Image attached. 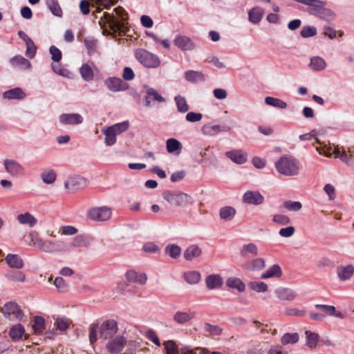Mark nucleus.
Listing matches in <instances>:
<instances>
[{
	"mask_svg": "<svg viewBox=\"0 0 354 354\" xmlns=\"http://www.w3.org/2000/svg\"><path fill=\"white\" fill-rule=\"evenodd\" d=\"M1 312L10 321H19L24 317L23 311L15 302H8L1 308Z\"/></svg>",
	"mask_w": 354,
	"mask_h": 354,
	"instance_id": "0eeeda50",
	"label": "nucleus"
},
{
	"mask_svg": "<svg viewBox=\"0 0 354 354\" xmlns=\"http://www.w3.org/2000/svg\"><path fill=\"white\" fill-rule=\"evenodd\" d=\"M195 317L194 312L177 311L174 315V320L179 324H184L192 320Z\"/></svg>",
	"mask_w": 354,
	"mask_h": 354,
	"instance_id": "4be33fe9",
	"label": "nucleus"
},
{
	"mask_svg": "<svg viewBox=\"0 0 354 354\" xmlns=\"http://www.w3.org/2000/svg\"><path fill=\"white\" fill-rule=\"evenodd\" d=\"M3 97L8 99H22L24 93L20 88H15L4 92Z\"/></svg>",
	"mask_w": 354,
	"mask_h": 354,
	"instance_id": "ea45409f",
	"label": "nucleus"
},
{
	"mask_svg": "<svg viewBox=\"0 0 354 354\" xmlns=\"http://www.w3.org/2000/svg\"><path fill=\"white\" fill-rule=\"evenodd\" d=\"M32 328L36 335H41L45 329L44 318L41 316H35Z\"/></svg>",
	"mask_w": 354,
	"mask_h": 354,
	"instance_id": "e433bc0d",
	"label": "nucleus"
},
{
	"mask_svg": "<svg viewBox=\"0 0 354 354\" xmlns=\"http://www.w3.org/2000/svg\"><path fill=\"white\" fill-rule=\"evenodd\" d=\"M277 297L281 300L292 301L295 298V292L288 288H279L275 290Z\"/></svg>",
	"mask_w": 354,
	"mask_h": 354,
	"instance_id": "a878e982",
	"label": "nucleus"
},
{
	"mask_svg": "<svg viewBox=\"0 0 354 354\" xmlns=\"http://www.w3.org/2000/svg\"><path fill=\"white\" fill-rule=\"evenodd\" d=\"M225 156L233 162L238 165L244 164L247 162L248 160L247 152L241 149H233L228 151L225 153Z\"/></svg>",
	"mask_w": 354,
	"mask_h": 354,
	"instance_id": "ddd939ff",
	"label": "nucleus"
},
{
	"mask_svg": "<svg viewBox=\"0 0 354 354\" xmlns=\"http://www.w3.org/2000/svg\"><path fill=\"white\" fill-rule=\"evenodd\" d=\"M71 323V320L68 318L58 317L55 321V325L59 330L64 331L69 327Z\"/></svg>",
	"mask_w": 354,
	"mask_h": 354,
	"instance_id": "864d4df0",
	"label": "nucleus"
},
{
	"mask_svg": "<svg viewBox=\"0 0 354 354\" xmlns=\"http://www.w3.org/2000/svg\"><path fill=\"white\" fill-rule=\"evenodd\" d=\"M115 15L105 12L99 20V24L104 30L109 28L110 31L117 32L122 31L124 27V21L127 19V14L123 8L119 6L113 10Z\"/></svg>",
	"mask_w": 354,
	"mask_h": 354,
	"instance_id": "f257e3e1",
	"label": "nucleus"
},
{
	"mask_svg": "<svg viewBox=\"0 0 354 354\" xmlns=\"http://www.w3.org/2000/svg\"><path fill=\"white\" fill-rule=\"evenodd\" d=\"M136 57L142 65L146 67L155 68L157 67L160 64V62L156 56L143 49H139L136 50Z\"/></svg>",
	"mask_w": 354,
	"mask_h": 354,
	"instance_id": "6e6552de",
	"label": "nucleus"
},
{
	"mask_svg": "<svg viewBox=\"0 0 354 354\" xmlns=\"http://www.w3.org/2000/svg\"><path fill=\"white\" fill-rule=\"evenodd\" d=\"M174 44L176 46L183 50H189L194 47L192 40L186 36H177L174 41Z\"/></svg>",
	"mask_w": 354,
	"mask_h": 354,
	"instance_id": "a211bd4d",
	"label": "nucleus"
},
{
	"mask_svg": "<svg viewBox=\"0 0 354 354\" xmlns=\"http://www.w3.org/2000/svg\"><path fill=\"white\" fill-rule=\"evenodd\" d=\"M52 68L55 73L64 77H68L70 74L67 69L62 68L58 63L52 64Z\"/></svg>",
	"mask_w": 354,
	"mask_h": 354,
	"instance_id": "338daca9",
	"label": "nucleus"
},
{
	"mask_svg": "<svg viewBox=\"0 0 354 354\" xmlns=\"http://www.w3.org/2000/svg\"><path fill=\"white\" fill-rule=\"evenodd\" d=\"M146 337L154 343L156 346H160V342L156 333L151 329H149L145 333Z\"/></svg>",
	"mask_w": 354,
	"mask_h": 354,
	"instance_id": "69168bd1",
	"label": "nucleus"
},
{
	"mask_svg": "<svg viewBox=\"0 0 354 354\" xmlns=\"http://www.w3.org/2000/svg\"><path fill=\"white\" fill-rule=\"evenodd\" d=\"M185 77L189 82H198L204 80V75L198 71H188L185 73Z\"/></svg>",
	"mask_w": 354,
	"mask_h": 354,
	"instance_id": "09e8293b",
	"label": "nucleus"
},
{
	"mask_svg": "<svg viewBox=\"0 0 354 354\" xmlns=\"http://www.w3.org/2000/svg\"><path fill=\"white\" fill-rule=\"evenodd\" d=\"M11 63L13 66L20 67L21 68L27 69L30 66V62L22 56H15L11 59Z\"/></svg>",
	"mask_w": 354,
	"mask_h": 354,
	"instance_id": "a19ab883",
	"label": "nucleus"
},
{
	"mask_svg": "<svg viewBox=\"0 0 354 354\" xmlns=\"http://www.w3.org/2000/svg\"><path fill=\"white\" fill-rule=\"evenodd\" d=\"M166 253L173 259H177L181 254V249L177 245H167L165 248Z\"/></svg>",
	"mask_w": 354,
	"mask_h": 354,
	"instance_id": "8fccbe9b",
	"label": "nucleus"
},
{
	"mask_svg": "<svg viewBox=\"0 0 354 354\" xmlns=\"http://www.w3.org/2000/svg\"><path fill=\"white\" fill-rule=\"evenodd\" d=\"M104 83L106 87L113 92L124 91L127 88V84L118 77H109Z\"/></svg>",
	"mask_w": 354,
	"mask_h": 354,
	"instance_id": "4468645a",
	"label": "nucleus"
},
{
	"mask_svg": "<svg viewBox=\"0 0 354 354\" xmlns=\"http://www.w3.org/2000/svg\"><path fill=\"white\" fill-rule=\"evenodd\" d=\"M249 287L257 292H265L268 290V286L263 281H253L250 283Z\"/></svg>",
	"mask_w": 354,
	"mask_h": 354,
	"instance_id": "5fc2aeb1",
	"label": "nucleus"
},
{
	"mask_svg": "<svg viewBox=\"0 0 354 354\" xmlns=\"http://www.w3.org/2000/svg\"><path fill=\"white\" fill-rule=\"evenodd\" d=\"M175 101L179 112L185 113L189 110V106L185 97L178 95L175 97Z\"/></svg>",
	"mask_w": 354,
	"mask_h": 354,
	"instance_id": "3c124183",
	"label": "nucleus"
},
{
	"mask_svg": "<svg viewBox=\"0 0 354 354\" xmlns=\"http://www.w3.org/2000/svg\"><path fill=\"white\" fill-rule=\"evenodd\" d=\"M5 260L10 268L20 269L24 266L23 260L18 254H8Z\"/></svg>",
	"mask_w": 354,
	"mask_h": 354,
	"instance_id": "b1692460",
	"label": "nucleus"
},
{
	"mask_svg": "<svg viewBox=\"0 0 354 354\" xmlns=\"http://www.w3.org/2000/svg\"><path fill=\"white\" fill-rule=\"evenodd\" d=\"M315 306L318 309H321L323 312L329 316H335L339 319L344 318V314L339 311H337L334 306L316 304Z\"/></svg>",
	"mask_w": 354,
	"mask_h": 354,
	"instance_id": "393cba45",
	"label": "nucleus"
},
{
	"mask_svg": "<svg viewBox=\"0 0 354 354\" xmlns=\"http://www.w3.org/2000/svg\"><path fill=\"white\" fill-rule=\"evenodd\" d=\"M272 220L274 223L283 225L290 222V219L288 216L281 214L274 215Z\"/></svg>",
	"mask_w": 354,
	"mask_h": 354,
	"instance_id": "680f3d73",
	"label": "nucleus"
},
{
	"mask_svg": "<svg viewBox=\"0 0 354 354\" xmlns=\"http://www.w3.org/2000/svg\"><path fill=\"white\" fill-rule=\"evenodd\" d=\"M305 335L307 346L312 349L315 348L319 339V335L310 330H306Z\"/></svg>",
	"mask_w": 354,
	"mask_h": 354,
	"instance_id": "f704fd0d",
	"label": "nucleus"
},
{
	"mask_svg": "<svg viewBox=\"0 0 354 354\" xmlns=\"http://www.w3.org/2000/svg\"><path fill=\"white\" fill-rule=\"evenodd\" d=\"M264 14V11L259 7L252 8L248 12L249 21L253 24L259 23Z\"/></svg>",
	"mask_w": 354,
	"mask_h": 354,
	"instance_id": "7c9ffc66",
	"label": "nucleus"
},
{
	"mask_svg": "<svg viewBox=\"0 0 354 354\" xmlns=\"http://www.w3.org/2000/svg\"><path fill=\"white\" fill-rule=\"evenodd\" d=\"M205 282L207 287L210 290H213L221 286L223 279L218 274H211L206 277Z\"/></svg>",
	"mask_w": 354,
	"mask_h": 354,
	"instance_id": "bb28decb",
	"label": "nucleus"
},
{
	"mask_svg": "<svg viewBox=\"0 0 354 354\" xmlns=\"http://www.w3.org/2000/svg\"><path fill=\"white\" fill-rule=\"evenodd\" d=\"M339 278L345 281L350 279L354 273V268L352 266H342L337 268Z\"/></svg>",
	"mask_w": 354,
	"mask_h": 354,
	"instance_id": "2f4dec72",
	"label": "nucleus"
},
{
	"mask_svg": "<svg viewBox=\"0 0 354 354\" xmlns=\"http://www.w3.org/2000/svg\"><path fill=\"white\" fill-rule=\"evenodd\" d=\"M203 115L200 113L189 112L186 115V120L189 122H196L201 120Z\"/></svg>",
	"mask_w": 354,
	"mask_h": 354,
	"instance_id": "774afa93",
	"label": "nucleus"
},
{
	"mask_svg": "<svg viewBox=\"0 0 354 354\" xmlns=\"http://www.w3.org/2000/svg\"><path fill=\"white\" fill-rule=\"evenodd\" d=\"M223 131L219 124H214V122H208L201 128V132L206 136H214Z\"/></svg>",
	"mask_w": 354,
	"mask_h": 354,
	"instance_id": "6ab92c4d",
	"label": "nucleus"
},
{
	"mask_svg": "<svg viewBox=\"0 0 354 354\" xmlns=\"http://www.w3.org/2000/svg\"><path fill=\"white\" fill-rule=\"evenodd\" d=\"M17 221L19 223L28 225L30 227H34L37 223V219L29 212L19 214L17 216Z\"/></svg>",
	"mask_w": 354,
	"mask_h": 354,
	"instance_id": "c756f323",
	"label": "nucleus"
},
{
	"mask_svg": "<svg viewBox=\"0 0 354 354\" xmlns=\"http://www.w3.org/2000/svg\"><path fill=\"white\" fill-rule=\"evenodd\" d=\"M184 276L186 281L189 284H196L201 279L200 273L196 271H189L185 272Z\"/></svg>",
	"mask_w": 354,
	"mask_h": 354,
	"instance_id": "de8ad7c7",
	"label": "nucleus"
},
{
	"mask_svg": "<svg viewBox=\"0 0 354 354\" xmlns=\"http://www.w3.org/2000/svg\"><path fill=\"white\" fill-rule=\"evenodd\" d=\"M126 344V338L119 335L111 339L108 342L106 348L111 354H117L124 348Z\"/></svg>",
	"mask_w": 354,
	"mask_h": 354,
	"instance_id": "1a4fd4ad",
	"label": "nucleus"
},
{
	"mask_svg": "<svg viewBox=\"0 0 354 354\" xmlns=\"http://www.w3.org/2000/svg\"><path fill=\"white\" fill-rule=\"evenodd\" d=\"M111 208L106 205L93 207L86 213V217L95 222L107 221L111 218Z\"/></svg>",
	"mask_w": 354,
	"mask_h": 354,
	"instance_id": "39448f33",
	"label": "nucleus"
},
{
	"mask_svg": "<svg viewBox=\"0 0 354 354\" xmlns=\"http://www.w3.org/2000/svg\"><path fill=\"white\" fill-rule=\"evenodd\" d=\"M46 4L53 15L58 17L62 16V10L57 0H46Z\"/></svg>",
	"mask_w": 354,
	"mask_h": 354,
	"instance_id": "4c0bfd02",
	"label": "nucleus"
},
{
	"mask_svg": "<svg viewBox=\"0 0 354 354\" xmlns=\"http://www.w3.org/2000/svg\"><path fill=\"white\" fill-rule=\"evenodd\" d=\"M281 275V268L278 265H273L261 275V278L263 279H266L272 277H279Z\"/></svg>",
	"mask_w": 354,
	"mask_h": 354,
	"instance_id": "c9c22d12",
	"label": "nucleus"
},
{
	"mask_svg": "<svg viewBox=\"0 0 354 354\" xmlns=\"http://www.w3.org/2000/svg\"><path fill=\"white\" fill-rule=\"evenodd\" d=\"M42 180L46 184H52L56 179V174L53 170L45 171L41 174Z\"/></svg>",
	"mask_w": 354,
	"mask_h": 354,
	"instance_id": "6e6d98bb",
	"label": "nucleus"
},
{
	"mask_svg": "<svg viewBox=\"0 0 354 354\" xmlns=\"http://www.w3.org/2000/svg\"><path fill=\"white\" fill-rule=\"evenodd\" d=\"M226 285L229 288L236 289L240 292H243L245 289V283L236 277L228 278L226 281Z\"/></svg>",
	"mask_w": 354,
	"mask_h": 354,
	"instance_id": "473e14b6",
	"label": "nucleus"
},
{
	"mask_svg": "<svg viewBox=\"0 0 354 354\" xmlns=\"http://www.w3.org/2000/svg\"><path fill=\"white\" fill-rule=\"evenodd\" d=\"M26 55L27 57H28L29 58H32L35 53H36V50H37V48L33 42V41L32 39L28 41L26 43Z\"/></svg>",
	"mask_w": 354,
	"mask_h": 354,
	"instance_id": "052dcab7",
	"label": "nucleus"
},
{
	"mask_svg": "<svg viewBox=\"0 0 354 354\" xmlns=\"http://www.w3.org/2000/svg\"><path fill=\"white\" fill-rule=\"evenodd\" d=\"M201 252V249L198 246L192 245L184 251L183 256L186 260L191 261L194 258L198 257Z\"/></svg>",
	"mask_w": 354,
	"mask_h": 354,
	"instance_id": "c85d7f7f",
	"label": "nucleus"
},
{
	"mask_svg": "<svg viewBox=\"0 0 354 354\" xmlns=\"http://www.w3.org/2000/svg\"><path fill=\"white\" fill-rule=\"evenodd\" d=\"M50 53L51 55V58L53 61L56 62H59L62 59V52L57 47L52 46L49 49Z\"/></svg>",
	"mask_w": 354,
	"mask_h": 354,
	"instance_id": "0e129e2a",
	"label": "nucleus"
},
{
	"mask_svg": "<svg viewBox=\"0 0 354 354\" xmlns=\"http://www.w3.org/2000/svg\"><path fill=\"white\" fill-rule=\"evenodd\" d=\"M265 102L268 105L281 109H286L287 107L286 102L280 99L274 98L272 97H266L265 99Z\"/></svg>",
	"mask_w": 354,
	"mask_h": 354,
	"instance_id": "37998d69",
	"label": "nucleus"
},
{
	"mask_svg": "<svg viewBox=\"0 0 354 354\" xmlns=\"http://www.w3.org/2000/svg\"><path fill=\"white\" fill-rule=\"evenodd\" d=\"M266 267V262L263 259L257 258L243 263L242 268L248 271H259Z\"/></svg>",
	"mask_w": 354,
	"mask_h": 354,
	"instance_id": "2eb2a0df",
	"label": "nucleus"
},
{
	"mask_svg": "<svg viewBox=\"0 0 354 354\" xmlns=\"http://www.w3.org/2000/svg\"><path fill=\"white\" fill-rule=\"evenodd\" d=\"M42 241L43 239L39 237L37 232L32 231L28 234L26 242L28 245L35 247L39 250Z\"/></svg>",
	"mask_w": 354,
	"mask_h": 354,
	"instance_id": "cd10ccee",
	"label": "nucleus"
},
{
	"mask_svg": "<svg viewBox=\"0 0 354 354\" xmlns=\"http://www.w3.org/2000/svg\"><path fill=\"white\" fill-rule=\"evenodd\" d=\"M257 247L254 243H249L244 245L241 251V255L242 257H247L248 253H250L253 255L257 254Z\"/></svg>",
	"mask_w": 354,
	"mask_h": 354,
	"instance_id": "4d7b16f0",
	"label": "nucleus"
},
{
	"mask_svg": "<svg viewBox=\"0 0 354 354\" xmlns=\"http://www.w3.org/2000/svg\"><path fill=\"white\" fill-rule=\"evenodd\" d=\"M80 74L85 81H91L93 78L92 68L87 64H83L80 68Z\"/></svg>",
	"mask_w": 354,
	"mask_h": 354,
	"instance_id": "c03bdc74",
	"label": "nucleus"
},
{
	"mask_svg": "<svg viewBox=\"0 0 354 354\" xmlns=\"http://www.w3.org/2000/svg\"><path fill=\"white\" fill-rule=\"evenodd\" d=\"M126 277L129 282L138 283L143 285L147 281V276L144 273H139L134 270H129L126 273Z\"/></svg>",
	"mask_w": 354,
	"mask_h": 354,
	"instance_id": "5701e85b",
	"label": "nucleus"
},
{
	"mask_svg": "<svg viewBox=\"0 0 354 354\" xmlns=\"http://www.w3.org/2000/svg\"><path fill=\"white\" fill-rule=\"evenodd\" d=\"M315 142L320 145L319 147H315L316 150L320 153L323 154L327 157H330L332 155V147L330 144L326 145L321 142L317 138H315Z\"/></svg>",
	"mask_w": 354,
	"mask_h": 354,
	"instance_id": "49530a36",
	"label": "nucleus"
},
{
	"mask_svg": "<svg viewBox=\"0 0 354 354\" xmlns=\"http://www.w3.org/2000/svg\"><path fill=\"white\" fill-rule=\"evenodd\" d=\"M166 354H178V345L173 340H167L163 343Z\"/></svg>",
	"mask_w": 354,
	"mask_h": 354,
	"instance_id": "603ef678",
	"label": "nucleus"
},
{
	"mask_svg": "<svg viewBox=\"0 0 354 354\" xmlns=\"http://www.w3.org/2000/svg\"><path fill=\"white\" fill-rule=\"evenodd\" d=\"M129 127L128 121L118 123L102 130L104 135V142L108 146L113 145L116 142V136L126 131Z\"/></svg>",
	"mask_w": 354,
	"mask_h": 354,
	"instance_id": "20e7f679",
	"label": "nucleus"
},
{
	"mask_svg": "<svg viewBox=\"0 0 354 354\" xmlns=\"http://www.w3.org/2000/svg\"><path fill=\"white\" fill-rule=\"evenodd\" d=\"M263 196L257 191H247L242 198V201L244 203L259 205L263 203Z\"/></svg>",
	"mask_w": 354,
	"mask_h": 354,
	"instance_id": "f8f14e48",
	"label": "nucleus"
},
{
	"mask_svg": "<svg viewBox=\"0 0 354 354\" xmlns=\"http://www.w3.org/2000/svg\"><path fill=\"white\" fill-rule=\"evenodd\" d=\"M236 214V209L232 207L226 206L220 209L219 215L221 219L232 220Z\"/></svg>",
	"mask_w": 354,
	"mask_h": 354,
	"instance_id": "58836bf2",
	"label": "nucleus"
},
{
	"mask_svg": "<svg viewBox=\"0 0 354 354\" xmlns=\"http://www.w3.org/2000/svg\"><path fill=\"white\" fill-rule=\"evenodd\" d=\"M83 242V238L80 236L75 237L71 241H51L43 239L39 251L44 253H57L71 251L75 248L82 246Z\"/></svg>",
	"mask_w": 354,
	"mask_h": 354,
	"instance_id": "f03ea898",
	"label": "nucleus"
},
{
	"mask_svg": "<svg viewBox=\"0 0 354 354\" xmlns=\"http://www.w3.org/2000/svg\"><path fill=\"white\" fill-rule=\"evenodd\" d=\"M59 121L63 124H78L82 122L83 118L78 113L62 114Z\"/></svg>",
	"mask_w": 354,
	"mask_h": 354,
	"instance_id": "f3484780",
	"label": "nucleus"
},
{
	"mask_svg": "<svg viewBox=\"0 0 354 354\" xmlns=\"http://www.w3.org/2000/svg\"><path fill=\"white\" fill-rule=\"evenodd\" d=\"M275 167L278 172L286 176H297L299 173L300 165L295 158L283 156L276 162Z\"/></svg>",
	"mask_w": 354,
	"mask_h": 354,
	"instance_id": "7ed1b4c3",
	"label": "nucleus"
},
{
	"mask_svg": "<svg viewBox=\"0 0 354 354\" xmlns=\"http://www.w3.org/2000/svg\"><path fill=\"white\" fill-rule=\"evenodd\" d=\"M283 206L286 209L290 210V211H293V212H298L302 207V205L300 202H298V201L293 202V201H286L283 204Z\"/></svg>",
	"mask_w": 354,
	"mask_h": 354,
	"instance_id": "bf43d9fd",
	"label": "nucleus"
},
{
	"mask_svg": "<svg viewBox=\"0 0 354 354\" xmlns=\"http://www.w3.org/2000/svg\"><path fill=\"white\" fill-rule=\"evenodd\" d=\"M4 166L6 171L12 176H17L22 171L21 166L14 160H5Z\"/></svg>",
	"mask_w": 354,
	"mask_h": 354,
	"instance_id": "aec40b11",
	"label": "nucleus"
},
{
	"mask_svg": "<svg viewBox=\"0 0 354 354\" xmlns=\"http://www.w3.org/2000/svg\"><path fill=\"white\" fill-rule=\"evenodd\" d=\"M167 150L169 153L176 152L179 154L182 148V144L175 138H169L166 142Z\"/></svg>",
	"mask_w": 354,
	"mask_h": 354,
	"instance_id": "72a5a7b5",
	"label": "nucleus"
},
{
	"mask_svg": "<svg viewBox=\"0 0 354 354\" xmlns=\"http://www.w3.org/2000/svg\"><path fill=\"white\" fill-rule=\"evenodd\" d=\"M296 1L308 6L310 14L318 15L323 13L326 3L319 0H295Z\"/></svg>",
	"mask_w": 354,
	"mask_h": 354,
	"instance_id": "9b49d317",
	"label": "nucleus"
},
{
	"mask_svg": "<svg viewBox=\"0 0 354 354\" xmlns=\"http://www.w3.org/2000/svg\"><path fill=\"white\" fill-rule=\"evenodd\" d=\"M162 196L165 201L174 206H185L192 203V196L183 192L166 191L163 192Z\"/></svg>",
	"mask_w": 354,
	"mask_h": 354,
	"instance_id": "423d86ee",
	"label": "nucleus"
},
{
	"mask_svg": "<svg viewBox=\"0 0 354 354\" xmlns=\"http://www.w3.org/2000/svg\"><path fill=\"white\" fill-rule=\"evenodd\" d=\"M164 102L165 98L161 96L154 88H149L147 91L145 104L147 106H151V102Z\"/></svg>",
	"mask_w": 354,
	"mask_h": 354,
	"instance_id": "412c9836",
	"label": "nucleus"
},
{
	"mask_svg": "<svg viewBox=\"0 0 354 354\" xmlns=\"http://www.w3.org/2000/svg\"><path fill=\"white\" fill-rule=\"evenodd\" d=\"M326 64L325 61L319 57L311 58L310 66L315 71H321L325 68Z\"/></svg>",
	"mask_w": 354,
	"mask_h": 354,
	"instance_id": "a18cd8bd",
	"label": "nucleus"
},
{
	"mask_svg": "<svg viewBox=\"0 0 354 354\" xmlns=\"http://www.w3.org/2000/svg\"><path fill=\"white\" fill-rule=\"evenodd\" d=\"M299 336L297 333H285L281 338V343L283 345L295 344L299 341Z\"/></svg>",
	"mask_w": 354,
	"mask_h": 354,
	"instance_id": "79ce46f5",
	"label": "nucleus"
},
{
	"mask_svg": "<svg viewBox=\"0 0 354 354\" xmlns=\"http://www.w3.org/2000/svg\"><path fill=\"white\" fill-rule=\"evenodd\" d=\"M316 33H317L316 28L314 27H310V26H304L300 32L301 36L304 38L313 37V36L315 35Z\"/></svg>",
	"mask_w": 354,
	"mask_h": 354,
	"instance_id": "e2e57ef3",
	"label": "nucleus"
},
{
	"mask_svg": "<svg viewBox=\"0 0 354 354\" xmlns=\"http://www.w3.org/2000/svg\"><path fill=\"white\" fill-rule=\"evenodd\" d=\"M9 336L14 341L20 340L23 337H24L25 339H27L28 337V335L25 333L24 327L20 324L14 325L10 329Z\"/></svg>",
	"mask_w": 354,
	"mask_h": 354,
	"instance_id": "dca6fc26",
	"label": "nucleus"
},
{
	"mask_svg": "<svg viewBox=\"0 0 354 354\" xmlns=\"http://www.w3.org/2000/svg\"><path fill=\"white\" fill-rule=\"evenodd\" d=\"M99 326L97 324H92L89 327V342L91 344L95 343L97 339V331Z\"/></svg>",
	"mask_w": 354,
	"mask_h": 354,
	"instance_id": "13d9d810",
	"label": "nucleus"
},
{
	"mask_svg": "<svg viewBox=\"0 0 354 354\" xmlns=\"http://www.w3.org/2000/svg\"><path fill=\"white\" fill-rule=\"evenodd\" d=\"M100 330V337L106 339L118 332V323L114 319L106 320L101 324Z\"/></svg>",
	"mask_w": 354,
	"mask_h": 354,
	"instance_id": "9d476101",
	"label": "nucleus"
}]
</instances>
